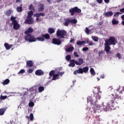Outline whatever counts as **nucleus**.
I'll use <instances>...</instances> for the list:
<instances>
[{
    "mask_svg": "<svg viewBox=\"0 0 124 124\" xmlns=\"http://www.w3.org/2000/svg\"><path fill=\"white\" fill-rule=\"evenodd\" d=\"M7 110V107L2 108L0 109V116H3L5 113V111Z\"/></svg>",
    "mask_w": 124,
    "mask_h": 124,
    "instance_id": "18",
    "label": "nucleus"
},
{
    "mask_svg": "<svg viewBox=\"0 0 124 124\" xmlns=\"http://www.w3.org/2000/svg\"><path fill=\"white\" fill-rule=\"evenodd\" d=\"M13 25V29L14 30H16V31L20 29V24H18V22H14L12 23Z\"/></svg>",
    "mask_w": 124,
    "mask_h": 124,
    "instance_id": "12",
    "label": "nucleus"
},
{
    "mask_svg": "<svg viewBox=\"0 0 124 124\" xmlns=\"http://www.w3.org/2000/svg\"><path fill=\"white\" fill-rule=\"evenodd\" d=\"M84 63V60L82 58L78 59V62L76 61V64L77 65H82Z\"/></svg>",
    "mask_w": 124,
    "mask_h": 124,
    "instance_id": "17",
    "label": "nucleus"
},
{
    "mask_svg": "<svg viewBox=\"0 0 124 124\" xmlns=\"http://www.w3.org/2000/svg\"><path fill=\"white\" fill-rule=\"evenodd\" d=\"M111 50V46H105V51L106 54H112V52L110 51Z\"/></svg>",
    "mask_w": 124,
    "mask_h": 124,
    "instance_id": "14",
    "label": "nucleus"
},
{
    "mask_svg": "<svg viewBox=\"0 0 124 124\" xmlns=\"http://www.w3.org/2000/svg\"><path fill=\"white\" fill-rule=\"evenodd\" d=\"M81 9H79L78 7H75L69 9V13L71 16H74L75 13H81Z\"/></svg>",
    "mask_w": 124,
    "mask_h": 124,
    "instance_id": "5",
    "label": "nucleus"
},
{
    "mask_svg": "<svg viewBox=\"0 0 124 124\" xmlns=\"http://www.w3.org/2000/svg\"><path fill=\"white\" fill-rule=\"evenodd\" d=\"M75 40L74 39H71L70 41V43H73V42H74Z\"/></svg>",
    "mask_w": 124,
    "mask_h": 124,
    "instance_id": "64",
    "label": "nucleus"
},
{
    "mask_svg": "<svg viewBox=\"0 0 124 124\" xmlns=\"http://www.w3.org/2000/svg\"><path fill=\"white\" fill-rule=\"evenodd\" d=\"M26 65L29 67H32V66H33V63L32 61L29 60L26 62Z\"/></svg>",
    "mask_w": 124,
    "mask_h": 124,
    "instance_id": "20",
    "label": "nucleus"
},
{
    "mask_svg": "<svg viewBox=\"0 0 124 124\" xmlns=\"http://www.w3.org/2000/svg\"><path fill=\"white\" fill-rule=\"evenodd\" d=\"M93 97H89L87 98V102H91V103L93 104Z\"/></svg>",
    "mask_w": 124,
    "mask_h": 124,
    "instance_id": "39",
    "label": "nucleus"
},
{
    "mask_svg": "<svg viewBox=\"0 0 124 124\" xmlns=\"http://www.w3.org/2000/svg\"><path fill=\"white\" fill-rule=\"evenodd\" d=\"M85 44H86V41H78L77 42V45L78 46H81V45H85Z\"/></svg>",
    "mask_w": 124,
    "mask_h": 124,
    "instance_id": "24",
    "label": "nucleus"
},
{
    "mask_svg": "<svg viewBox=\"0 0 124 124\" xmlns=\"http://www.w3.org/2000/svg\"><path fill=\"white\" fill-rule=\"evenodd\" d=\"M16 11L17 12H22L23 11V8H22V4L20 5V7H17Z\"/></svg>",
    "mask_w": 124,
    "mask_h": 124,
    "instance_id": "30",
    "label": "nucleus"
},
{
    "mask_svg": "<svg viewBox=\"0 0 124 124\" xmlns=\"http://www.w3.org/2000/svg\"><path fill=\"white\" fill-rule=\"evenodd\" d=\"M74 55L75 57H76L77 58H79V55H78V53H77V52H74Z\"/></svg>",
    "mask_w": 124,
    "mask_h": 124,
    "instance_id": "52",
    "label": "nucleus"
},
{
    "mask_svg": "<svg viewBox=\"0 0 124 124\" xmlns=\"http://www.w3.org/2000/svg\"><path fill=\"white\" fill-rule=\"evenodd\" d=\"M120 14H121V13L117 12L114 14V17H118Z\"/></svg>",
    "mask_w": 124,
    "mask_h": 124,
    "instance_id": "50",
    "label": "nucleus"
},
{
    "mask_svg": "<svg viewBox=\"0 0 124 124\" xmlns=\"http://www.w3.org/2000/svg\"><path fill=\"white\" fill-rule=\"evenodd\" d=\"M35 17H37V18H39V17H40V14H36Z\"/></svg>",
    "mask_w": 124,
    "mask_h": 124,
    "instance_id": "56",
    "label": "nucleus"
},
{
    "mask_svg": "<svg viewBox=\"0 0 124 124\" xmlns=\"http://www.w3.org/2000/svg\"><path fill=\"white\" fill-rule=\"evenodd\" d=\"M40 16H42V17H44V16H45V14L42 13H40Z\"/></svg>",
    "mask_w": 124,
    "mask_h": 124,
    "instance_id": "59",
    "label": "nucleus"
},
{
    "mask_svg": "<svg viewBox=\"0 0 124 124\" xmlns=\"http://www.w3.org/2000/svg\"><path fill=\"white\" fill-rule=\"evenodd\" d=\"M52 44L55 45H61L62 44V41L60 39L53 38L52 39Z\"/></svg>",
    "mask_w": 124,
    "mask_h": 124,
    "instance_id": "9",
    "label": "nucleus"
},
{
    "mask_svg": "<svg viewBox=\"0 0 124 124\" xmlns=\"http://www.w3.org/2000/svg\"><path fill=\"white\" fill-rule=\"evenodd\" d=\"M4 46L7 50H9L12 47V45H9L7 43L4 44Z\"/></svg>",
    "mask_w": 124,
    "mask_h": 124,
    "instance_id": "26",
    "label": "nucleus"
},
{
    "mask_svg": "<svg viewBox=\"0 0 124 124\" xmlns=\"http://www.w3.org/2000/svg\"><path fill=\"white\" fill-rule=\"evenodd\" d=\"M36 39L38 41H41L43 42V41H45V39H50V35L48 33L42 34V37H37L36 38Z\"/></svg>",
    "mask_w": 124,
    "mask_h": 124,
    "instance_id": "7",
    "label": "nucleus"
},
{
    "mask_svg": "<svg viewBox=\"0 0 124 124\" xmlns=\"http://www.w3.org/2000/svg\"><path fill=\"white\" fill-rule=\"evenodd\" d=\"M55 31H56L55 30V29H54V28H48V33H49L50 34L54 33Z\"/></svg>",
    "mask_w": 124,
    "mask_h": 124,
    "instance_id": "25",
    "label": "nucleus"
},
{
    "mask_svg": "<svg viewBox=\"0 0 124 124\" xmlns=\"http://www.w3.org/2000/svg\"><path fill=\"white\" fill-rule=\"evenodd\" d=\"M89 46H93V42L90 41L89 42Z\"/></svg>",
    "mask_w": 124,
    "mask_h": 124,
    "instance_id": "57",
    "label": "nucleus"
},
{
    "mask_svg": "<svg viewBox=\"0 0 124 124\" xmlns=\"http://www.w3.org/2000/svg\"><path fill=\"white\" fill-rule=\"evenodd\" d=\"M116 39L114 37H109V38L105 40V46H110V45H116Z\"/></svg>",
    "mask_w": 124,
    "mask_h": 124,
    "instance_id": "3",
    "label": "nucleus"
},
{
    "mask_svg": "<svg viewBox=\"0 0 124 124\" xmlns=\"http://www.w3.org/2000/svg\"><path fill=\"white\" fill-rule=\"evenodd\" d=\"M32 15H33V12L32 11H30L28 13L27 17L30 18H32Z\"/></svg>",
    "mask_w": 124,
    "mask_h": 124,
    "instance_id": "27",
    "label": "nucleus"
},
{
    "mask_svg": "<svg viewBox=\"0 0 124 124\" xmlns=\"http://www.w3.org/2000/svg\"><path fill=\"white\" fill-rule=\"evenodd\" d=\"M105 3H109L110 2V0H104Z\"/></svg>",
    "mask_w": 124,
    "mask_h": 124,
    "instance_id": "60",
    "label": "nucleus"
},
{
    "mask_svg": "<svg viewBox=\"0 0 124 124\" xmlns=\"http://www.w3.org/2000/svg\"><path fill=\"white\" fill-rule=\"evenodd\" d=\"M24 23L27 24V25H31L32 24H33V19H32V17H27Z\"/></svg>",
    "mask_w": 124,
    "mask_h": 124,
    "instance_id": "8",
    "label": "nucleus"
},
{
    "mask_svg": "<svg viewBox=\"0 0 124 124\" xmlns=\"http://www.w3.org/2000/svg\"><path fill=\"white\" fill-rule=\"evenodd\" d=\"M96 100H99V99H100V96L97 95L96 96Z\"/></svg>",
    "mask_w": 124,
    "mask_h": 124,
    "instance_id": "58",
    "label": "nucleus"
},
{
    "mask_svg": "<svg viewBox=\"0 0 124 124\" xmlns=\"http://www.w3.org/2000/svg\"><path fill=\"white\" fill-rule=\"evenodd\" d=\"M58 74L59 75V76H60V75L62 77V75H63V74H64V72H60V71H58Z\"/></svg>",
    "mask_w": 124,
    "mask_h": 124,
    "instance_id": "51",
    "label": "nucleus"
},
{
    "mask_svg": "<svg viewBox=\"0 0 124 124\" xmlns=\"http://www.w3.org/2000/svg\"><path fill=\"white\" fill-rule=\"evenodd\" d=\"M73 50H74V47L73 46H71L66 49V52H72Z\"/></svg>",
    "mask_w": 124,
    "mask_h": 124,
    "instance_id": "35",
    "label": "nucleus"
},
{
    "mask_svg": "<svg viewBox=\"0 0 124 124\" xmlns=\"http://www.w3.org/2000/svg\"><path fill=\"white\" fill-rule=\"evenodd\" d=\"M49 79L52 78V80L53 81H56V80H58L60 79V77H59L58 74H55V70H51L49 73Z\"/></svg>",
    "mask_w": 124,
    "mask_h": 124,
    "instance_id": "4",
    "label": "nucleus"
},
{
    "mask_svg": "<svg viewBox=\"0 0 124 124\" xmlns=\"http://www.w3.org/2000/svg\"><path fill=\"white\" fill-rule=\"evenodd\" d=\"M35 74L37 76H41L44 74V72H43L41 69H38L35 71Z\"/></svg>",
    "mask_w": 124,
    "mask_h": 124,
    "instance_id": "11",
    "label": "nucleus"
},
{
    "mask_svg": "<svg viewBox=\"0 0 124 124\" xmlns=\"http://www.w3.org/2000/svg\"><path fill=\"white\" fill-rule=\"evenodd\" d=\"M25 71L24 69H21L20 71L18 73V74H24L25 73Z\"/></svg>",
    "mask_w": 124,
    "mask_h": 124,
    "instance_id": "46",
    "label": "nucleus"
},
{
    "mask_svg": "<svg viewBox=\"0 0 124 124\" xmlns=\"http://www.w3.org/2000/svg\"><path fill=\"white\" fill-rule=\"evenodd\" d=\"M93 108H94V113H95L96 110L100 109V106H99V105L95 104L93 105Z\"/></svg>",
    "mask_w": 124,
    "mask_h": 124,
    "instance_id": "21",
    "label": "nucleus"
},
{
    "mask_svg": "<svg viewBox=\"0 0 124 124\" xmlns=\"http://www.w3.org/2000/svg\"><path fill=\"white\" fill-rule=\"evenodd\" d=\"M11 21H12V24H13L14 23H16V22H17V20H16V17H14L13 16H12L11 17V19H10Z\"/></svg>",
    "mask_w": 124,
    "mask_h": 124,
    "instance_id": "31",
    "label": "nucleus"
},
{
    "mask_svg": "<svg viewBox=\"0 0 124 124\" xmlns=\"http://www.w3.org/2000/svg\"><path fill=\"white\" fill-rule=\"evenodd\" d=\"M29 10H31V11H34V7L32 4H31L29 7Z\"/></svg>",
    "mask_w": 124,
    "mask_h": 124,
    "instance_id": "36",
    "label": "nucleus"
},
{
    "mask_svg": "<svg viewBox=\"0 0 124 124\" xmlns=\"http://www.w3.org/2000/svg\"><path fill=\"white\" fill-rule=\"evenodd\" d=\"M34 70V69H29L27 70V72H28V73H32Z\"/></svg>",
    "mask_w": 124,
    "mask_h": 124,
    "instance_id": "47",
    "label": "nucleus"
},
{
    "mask_svg": "<svg viewBox=\"0 0 124 124\" xmlns=\"http://www.w3.org/2000/svg\"><path fill=\"white\" fill-rule=\"evenodd\" d=\"M90 73L91 75H93V76H94V75H95V72L94 71V70L93 68H91L90 69Z\"/></svg>",
    "mask_w": 124,
    "mask_h": 124,
    "instance_id": "33",
    "label": "nucleus"
},
{
    "mask_svg": "<svg viewBox=\"0 0 124 124\" xmlns=\"http://www.w3.org/2000/svg\"><path fill=\"white\" fill-rule=\"evenodd\" d=\"M85 32L87 34H90V29L88 28H85Z\"/></svg>",
    "mask_w": 124,
    "mask_h": 124,
    "instance_id": "45",
    "label": "nucleus"
},
{
    "mask_svg": "<svg viewBox=\"0 0 124 124\" xmlns=\"http://www.w3.org/2000/svg\"><path fill=\"white\" fill-rule=\"evenodd\" d=\"M88 71H89V67L87 66V67H84L82 68V72L83 73H87V72H88Z\"/></svg>",
    "mask_w": 124,
    "mask_h": 124,
    "instance_id": "28",
    "label": "nucleus"
},
{
    "mask_svg": "<svg viewBox=\"0 0 124 124\" xmlns=\"http://www.w3.org/2000/svg\"><path fill=\"white\" fill-rule=\"evenodd\" d=\"M102 25H103V22H99V23H98V26H102Z\"/></svg>",
    "mask_w": 124,
    "mask_h": 124,
    "instance_id": "61",
    "label": "nucleus"
},
{
    "mask_svg": "<svg viewBox=\"0 0 124 124\" xmlns=\"http://www.w3.org/2000/svg\"><path fill=\"white\" fill-rule=\"evenodd\" d=\"M92 38L95 42H97V41H98V37H97L96 36H92Z\"/></svg>",
    "mask_w": 124,
    "mask_h": 124,
    "instance_id": "40",
    "label": "nucleus"
},
{
    "mask_svg": "<svg viewBox=\"0 0 124 124\" xmlns=\"http://www.w3.org/2000/svg\"><path fill=\"white\" fill-rule=\"evenodd\" d=\"M12 13V12L11 11V10H9L6 12V15L7 16H10Z\"/></svg>",
    "mask_w": 124,
    "mask_h": 124,
    "instance_id": "37",
    "label": "nucleus"
},
{
    "mask_svg": "<svg viewBox=\"0 0 124 124\" xmlns=\"http://www.w3.org/2000/svg\"><path fill=\"white\" fill-rule=\"evenodd\" d=\"M108 91H111V90H113V87L112 86H109V88H108Z\"/></svg>",
    "mask_w": 124,
    "mask_h": 124,
    "instance_id": "63",
    "label": "nucleus"
},
{
    "mask_svg": "<svg viewBox=\"0 0 124 124\" xmlns=\"http://www.w3.org/2000/svg\"><path fill=\"white\" fill-rule=\"evenodd\" d=\"M99 57H102L103 55V50H101L98 52Z\"/></svg>",
    "mask_w": 124,
    "mask_h": 124,
    "instance_id": "44",
    "label": "nucleus"
},
{
    "mask_svg": "<svg viewBox=\"0 0 124 124\" xmlns=\"http://www.w3.org/2000/svg\"><path fill=\"white\" fill-rule=\"evenodd\" d=\"M0 98L4 100V99H6V98H7V96H3L2 95H1Z\"/></svg>",
    "mask_w": 124,
    "mask_h": 124,
    "instance_id": "43",
    "label": "nucleus"
},
{
    "mask_svg": "<svg viewBox=\"0 0 124 124\" xmlns=\"http://www.w3.org/2000/svg\"><path fill=\"white\" fill-rule=\"evenodd\" d=\"M32 32H33V29L31 27H30L28 29L27 31L24 32V33L28 35V34H31Z\"/></svg>",
    "mask_w": 124,
    "mask_h": 124,
    "instance_id": "15",
    "label": "nucleus"
},
{
    "mask_svg": "<svg viewBox=\"0 0 124 124\" xmlns=\"http://www.w3.org/2000/svg\"><path fill=\"white\" fill-rule=\"evenodd\" d=\"M88 50H89V48L88 47H83L82 48V51H88Z\"/></svg>",
    "mask_w": 124,
    "mask_h": 124,
    "instance_id": "53",
    "label": "nucleus"
},
{
    "mask_svg": "<svg viewBox=\"0 0 124 124\" xmlns=\"http://www.w3.org/2000/svg\"><path fill=\"white\" fill-rule=\"evenodd\" d=\"M70 64H69V66H71L72 67H74L75 66V63L76 64V61L74 59L70 60Z\"/></svg>",
    "mask_w": 124,
    "mask_h": 124,
    "instance_id": "19",
    "label": "nucleus"
},
{
    "mask_svg": "<svg viewBox=\"0 0 124 124\" xmlns=\"http://www.w3.org/2000/svg\"><path fill=\"white\" fill-rule=\"evenodd\" d=\"M70 20V23L72 24L75 25V24H77V19H69Z\"/></svg>",
    "mask_w": 124,
    "mask_h": 124,
    "instance_id": "29",
    "label": "nucleus"
},
{
    "mask_svg": "<svg viewBox=\"0 0 124 124\" xmlns=\"http://www.w3.org/2000/svg\"><path fill=\"white\" fill-rule=\"evenodd\" d=\"M10 83V80L9 79L7 78L5 79L3 82H2V84L3 86H5V85H8Z\"/></svg>",
    "mask_w": 124,
    "mask_h": 124,
    "instance_id": "22",
    "label": "nucleus"
},
{
    "mask_svg": "<svg viewBox=\"0 0 124 124\" xmlns=\"http://www.w3.org/2000/svg\"><path fill=\"white\" fill-rule=\"evenodd\" d=\"M77 74H83V68H80L74 72V75H77Z\"/></svg>",
    "mask_w": 124,
    "mask_h": 124,
    "instance_id": "13",
    "label": "nucleus"
},
{
    "mask_svg": "<svg viewBox=\"0 0 124 124\" xmlns=\"http://www.w3.org/2000/svg\"><path fill=\"white\" fill-rule=\"evenodd\" d=\"M112 25H118L119 24V21L115 19H113L112 21Z\"/></svg>",
    "mask_w": 124,
    "mask_h": 124,
    "instance_id": "38",
    "label": "nucleus"
},
{
    "mask_svg": "<svg viewBox=\"0 0 124 124\" xmlns=\"http://www.w3.org/2000/svg\"><path fill=\"white\" fill-rule=\"evenodd\" d=\"M29 91H30V93H31L34 91V88L33 87H32L30 89Z\"/></svg>",
    "mask_w": 124,
    "mask_h": 124,
    "instance_id": "55",
    "label": "nucleus"
},
{
    "mask_svg": "<svg viewBox=\"0 0 124 124\" xmlns=\"http://www.w3.org/2000/svg\"><path fill=\"white\" fill-rule=\"evenodd\" d=\"M69 23H70L69 19H67L65 20V22L64 23V26L67 27L68 25H69Z\"/></svg>",
    "mask_w": 124,
    "mask_h": 124,
    "instance_id": "34",
    "label": "nucleus"
},
{
    "mask_svg": "<svg viewBox=\"0 0 124 124\" xmlns=\"http://www.w3.org/2000/svg\"><path fill=\"white\" fill-rule=\"evenodd\" d=\"M121 90L120 86L116 90V92L114 94H112L109 95V103L106 104H103V108L104 111H111V110H115L116 107L114 106V104L119 103L120 100L124 99V96L123 95V92H124V88H122L121 92H119Z\"/></svg>",
    "mask_w": 124,
    "mask_h": 124,
    "instance_id": "1",
    "label": "nucleus"
},
{
    "mask_svg": "<svg viewBox=\"0 0 124 124\" xmlns=\"http://www.w3.org/2000/svg\"><path fill=\"white\" fill-rule=\"evenodd\" d=\"M56 36L59 38V39H62L64 38L67 34V32L64 30L58 29L56 31Z\"/></svg>",
    "mask_w": 124,
    "mask_h": 124,
    "instance_id": "2",
    "label": "nucleus"
},
{
    "mask_svg": "<svg viewBox=\"0 0 124 124\" xmlns=\"http://www.w3.org/2000/svg\"><path fill=\"white\" fill-rule=\"evenodd\" d=\"M26 118L28 120H30V121H33V120L34 119V117H33V114L32 113H31L30 116H26Z\"/></svg>",
    "mask_w": 124,
    "mask_h": 124,
    "instance_id": "23",
    "label": "nucleus"
},
{
    "mask_svg": "<svg viewBox=\"0 0 124 124\" xmlns=\"http://www.w3.org/2000/svg\"><path fill=\"white\" fill-rule=\"evenodd\" d=\"M28 94V92H24V93H20V95H21V96H26V95H27Z\"/></svg>",
    "mask_w": 124,
    "mask_h": 124,
    "instance_id": "49",
    "label": "nucleus"
},
{
    "mask_svg": "<svg viewBox=\"0 0 124 124\" xmlns=\"http://www.w3.org/2000/svg\"><path fill=\"white\" fill-rule=\"evenodd\" d=\"M29 105L30 107H33V106H34V103H33V102H30L29 103Z\"/></svg>",
    "mask_w": 124,
    "mask_h": 124,
    "instance_id": "42",
    "label": "nucleus"
},
{
    "mask_svg": "<svg viewBox=\"0 0 124 124\" xmlns=\"http://www.w3.org/2000/svg\"><path fill=\"white\" fill-rule=\"evenodd\" d=\"M65 59L66 61H70L71 60V56L70 55H68L65 57Z\"/></svg>",
    "mask_w": 124,
    "mask_h": 124,
    "instance_id": "41",
    "label": "nucleus"
},
{
    "mask_svg": "<svg viewBox=\"0 0 124 124\" xmlns=\"http://www.w3.org/2000/svg\"><path fill=\"white\" fill-rule=\"evenodd\" d=\"M116 57L119 59V60H121L122 59V56H121V54L117 53L116 54Z\"/></svg>",
    "mask_w": 124,
    "mask_h": 124,
    "instance_id": "48",
    "label": "nucleus"
},
{
    "mask_svg": "<svg viewBox=\"0 0 124 124\" xmlns=\"http://www.w3.org/2000/svg\"><path fill=\"white\" fill-rule=\"evenodd\" d=\"M45 88L43 86H40L38 87V92L39 93H42L44 91Z\"/></svg>",
    "mask_w": 124,
    "mask_h": 124,
    "instance_id": "32",
    "label": "nucleus"
},
{
    "mask_svg": "<svg viewBox=\"0 0 124 124\" xmlns=\"http://www.w3.org/2000/svg\"><path fill=\"white\" fill-rule=\"evenodd\" d=\"M25 40L30 42H35L36 41V38L31 35V34H28L25 37Z\"/></svg>",
    "mask_w": 124,
    "mask_h": 124,
    "instance_id": "6",
    "label": "nucleus"
},
{
    "mask_svg": "<svg viewBox=\"0 0 124 124\" xmlns=\"http://www.w3.org/2000/svg\"><path fill=\"white\" fill-rule=\"evenodd\" d=\"M37 9L39 12H40L41 11H44V9H45V7H44V4L42 3H39L38 5Z\"/></svg>",
    "mask_w": 124,
    "mask_h": 124,
    "instance_id": "10",
    "label": "nucleus"
},
{
    "mask_svg": "<svg viewBox=\"0 0 124 124\" xmlns=\"http://www.w3.org/2000/svg\"><path fill=\"white\" fill-rule=\"evenodd\" d=\"M97 2H98V3H100L101 4L102 3V2H103V0H96Z\"/></svg>",
    "mask_w": 124,
    "mask_h": 124,
    "instance_id": "54",
    "label": "nucleus"
},
{
    "mask_svg": "<svg viewBox=\"0 0 124 124\" xmlns=\"http://www.w3.org/2000/svg\"><path fill=\"white\" fill-rule=\"evenodd\" d=\"M120 12H122L123 13H124V8L121 9L120 10Z\"/></svg>",
    "mask_w": 124,
    "mask_h": 124,
    "instance_id": "62",
    "label": "nucleus"
},
{
    "mask_svg": "<svg viewBox=\"0 0 124 124\" xmlns=\"http://www.w3.org/2000/svg\"><path fill=\"white\" fill-rule=\"evenodd\" d=\"M103 15L105 17H111L113 16V12L109 11V12H105L104 13Z\"/></svg>",
    "mask_w": 124,
    "mask_h": 124,
    "instance_id": "16",
    "label": "nucleus"
}]
</instances>
